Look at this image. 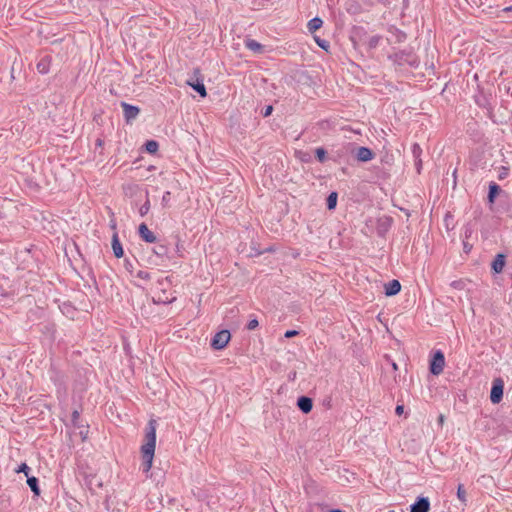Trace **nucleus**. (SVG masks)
Segmentation results:
<instances>
[{
	"instance_id": "f257e3e1",
	"label": "nucleus",
	"mask_w": 512,
	"mask_h": 512,
	"mask_svg": "<svg viewBox=\"0 0 512 512\" xmlns=\"http://www.w3.org/2000/svg\"><path fill=\"white\" fill-rule=\"evenodd\" d=\"M145 444L141 447L142 453V471L146 475L149 473L152 467L155 446H156V420L151 419L148 422L146 433H145Z\"/></svg>"
},
{
	"instance_id": "f03ea898",
	"label": "nucleus",
	"mask_w": 512,
	"mask_h": 512,
	"mask_svg": "<svg viewBox=\"0 0 512 512\" xmlns=\"http://www.w3.org/2000/svg\"><path fill=\"white\" fill-rule=\"evenodd\" d=\"M390 59L399 66L409 65L417 67L419 64L418 57L414 53L407 51L396 52L390 56Z\"/></svg>"
},
{
	"instance_id": "7ed1b4c3",
	"label": "nucleus",
	"mask_w": 512,
	"mask_h": 512,
	"mask_svg": "<svg viewBox=\"0 0 512 512\" xmlns=\"http://www.w3.org/2000/svg\"><path fill=\"white\" fill-rule=\"evenodd\" d=\"M186 83L191 86L202 98L207 96L206 87L203 83L201 72L198 68L194 69L193 77L188 79Z\"/></svg>"
},
{
	"instance_id": "20e7f679",
	"label": "nucleus",
	"mask_w": 512,
	"mask_h": 512,
	"mask_svg": "<svg viewBox=\"0 0 512 512\" xmlns=\"http://www.w3.org/2000/svg\"><path fill=\"white\" fill-rule=\"evenodd\" d=\"M445 366V356L441 350H437L431 360L429 365L430 373L438 376L443 372Z\"/></svg>"
},
{
	"instance_id": "39448f33",
	"label": "nucleus",
	"mask_w": 512,
	"mask_h": 512,
	"mask_svg": "<svg viewBox=\"0 0 512 512\" xmlns=\"http://www.w3.org/2000/svg\"><path fill=\"white\" fill-rule=\"evenodd\" d=\"M231 334L228 330H221L217 332L211 340V347L215 350H221L226 347Z\"/></svg>"
},
{
	"instance_id": "423d86ee",
	"label": "nucleus",
	"mask_w": 512,
	"mask_h": 512,
	"mask_svg": "<svg viewBox=\"0 0 512 512\" xmlns=\"http://www.w3.org/2000/svg\"><path fill=\"white\" fill-rule=\"evenodd\" d=\"M157 284H158V288L161 290L162 293L159 294L157 297L153 298L154 303L167 304V303H171L172 301L175 300V297L169 298L166 295V286L170 285V281H169L168 277L158 279Z\"/></svg>"
},
{
	"instance_id": "0eeeda50",
	"label": "nucleus",
	"mask_w": 512,
	"mask_h": 512,
	"mask_svg": "<svg viewBox=\"0 0 512 512\" xmlns=\"http://www.w3.org/2000/svg\"><path fill=\"white\" fill-rule=\"evenodd\" d=\"M503 389L504 383L502 379L497 378L493 381L491 392H490V400L493 404H498L501 402L503 398Z\"/></svg>"
},
{
	"instance_id": "6e6552de",
	"label": "nucleus",
	"mask_w": 512,
	"mask_h": 512,
	"mask_svg": "<svg viewBox=\"0 0 512 512\" xmlns=\"http://www.w3.org/2000/svg\"><path fill=\"white\" fill-rule=\"evenodd\" d=\"M430 501L427 497H418L415 503L410 506V512H429Z\"/></svg>"
},
{
	"instance_id": "1a4fd4ad",
	"label": "nucleus",
	"mask_w": 512,
	"mask_h": 512,
	"mask_svg": "<svg viewBox=\"0 0 512 512\" xmlns=\"http://www.w3.org/2000/svg\"><path fill=\"white\" fill-rule=\"evenodd\" d=\"M121 106L123 108L124 117L127 122L135 119L140 112V109L137 106L130 105L126 102H122Z\"/></svg>"
},
{
	"instance_id": "9d476101",
	"label": "nucleus",
	"mask_w": 512,
	"mask_h": 512,
	"mask_svg": "<svg viewBox=\"0 0 512 512\" xmlns=\"http://www.w3.org/2000/svg\"><path fill=\"white\" fill-rule=\"evenodd\" d=\"M139 236L141 239L147 243H155L156 236L152 231L149 230L148 226L145 223H141L138 228Z\"/></svg>"
},
{
	"instance_id": "9b49d317",
	"label": "nucleus",
	"mask_w": 512,
	"mask_h": 512,
	"mask_svg": "<svg viewBox=\"0 0 512 512\" xmlns=\"http://www.w3.org/2000/svg\"><path fill=\"white\" fill-rule=\"evenodd\" d=\"M374 152L367 147H358L355 154L358 161L368 162L374 158Z\"/></svg>"
},
{
	"instance_id": "f8f14e48",
	"label": "nucleus",
	"mask_w": 512,
	"mask_h": 512,
	"mask_svg": "<svg viewBox=\"0 0 512 512\" xmlns=\"http://www.w3.org/2000/svg\"><path fill=\"white\" fill-rule=\"evenodd\" d=\"M506 263V256L504 254H497L492 261L491 268L495 274H499L503 271Z\"/></svg>"
},
{
	"instance_id": "ddd939ff",
	"label": "nucleus",
	"mask_w": 512,
	"mask_h": 512,
	"mask_svg": "<svg viewBox=\"0 0 512 512\" xmlns=\"http://www.w3.org/2000/svg\"><path fill=\"white\" fill-rule=\"evenodd\" d=\"M297 406L303 413L307 414L313 408V401L310 397L301 396L297 400Z\"/></svg>"
},
{
	"instance_id": "4468645a",
	"label": "nucleus",
	"mask_w": 512,
	"mask_h": 512,
	"mask_svg": "<svg viewBox=\"0 0 512 512\" xmlns=\"http://www.w3.org/2000/svg\"><path fill=\"white\" fill-rule=\"evenodd\" d=\"M401 290V284L398 280L394 279L385 284V295L394 296Z\"/></svg>"
},
{
	"instance_id": "2eb2a0df",
	"label": "nucleus",
	"mask_w": 512,
	"mask_h": 512,
	"mask_svg": "<svg viewBox=\"0 0 512 512\" xmlns=\"http://www.w3.org/2000/svg\"><path fill=\"white\" fill-rule=\"evenodd\" d=\"M112 249H113V253L116 258L123 257L124 251H123V248H122V245L120 243L117 233H114L112 236Z\"/></svg>"
},
{
	"instance_id": "dca6fc26",
	"label": "nucleus",
	"mask_w": 512,
	"mask_h": 512,
	"mask_svg": "<svg viewBox=\"0 0 512 512\" xmlns=\"http://www.w3.org/2000/svg\"><path fill=\"white\" fill-rule=\"evenodd\" d=\"M500 192H501L500 186L498 184H496L495 182H491L489 184V192H488V196H487L488 202L490 204H493L495 202L496 197L499 195Z\"/></svg>"
},
{
	"instance_id": "f3484780",
	"label": "nucleus",
	"mask_w": 512,
	"mask_h": 512,
	"mask_svg": "<svg viewBox=\"0 0 512 512\" xmlns=\"http://www.w3.org/2000/svg\"><path fill=\"white\" fill-rule=\"evenodd\" d=\"M322 25H323L322 19L319 17H314L311 20H309V22L307 24V28L310 33H314L315 31L320 29L322 27Z\"/></svg>"
},
{
	"instance_id": "a211bd4d",
	"label": "nucleus",
	"mask_w": 512,
	"mask_h": 512,
	"mask_svg": "<svg viewBox=\"0 0 512 512\" xmlns=\"http://www.w3.org/2000/svg\"><path fill=\"white\" fill-rule=\"evenodd\" d=\"M245 46L249 50L256 52V53H261L263 51V45H261L259 42H257L254 39L245 40Z\"/></svg>"
},
{
	"instance_id": "6ab92c4d",
	"label": "nucleus",
	"mask_w": 512,
	"mask_h": 512,
	"mask_svg": "<svg viewBox=\"0 0 512 512\" xmlns=\"http://www.w3.org/2000/svg\"><path fill=\"white\" fill-rule=\"evenodd\" d=\"M152 251L158 258L163 259L164 257H167L168 247L164 244H157L153 247Z\"/></svg>"
},
{
	"instance_id": "aec40b11",
	"label": "nucleus",
	"mask_w": 512,
	"mask_h": 512,
	"mask_svg": "<svg viewBox=\"0 0 512 512\" xmlns=\"http://www.w3.org/2000/svg\"><path fill=\"white\" fill-rule=\"evenodd\" d=\"M27 484L30 487L31 491L38 496L40 494V488L38 485V479L34 476L27 477Z\"/></svg>"
},
{
	"instance_id": "412c9836",
	"label": "nucleus",
	"mask_w": 512,
	"mask_h": 512,
	"mask_svg": "<svg viewBox=\"0 0 512 512\" xmlns=\"http://www.w3.org/2000/svg\"><path fill=\"white\" fill-rule=\"evenodd\" d=\"M49 64H50V60L48 57H44L42 58L38 64H37V70L41 73V74H46L48 73L49 71Z\"/></svg>"
},
{
	"instance_id": "4be33fe9",
	"label": "nucleus",
	"mask_w": 512,
	"mask_h": 512,
	"mask_svg": "<svg viewBox=\"0 0 512 512\" xmlns=\"http://www.w3.org/2000/svg\"><path fill=\"white\" fill-rule=\"evenodd\" d=\"M337 198H338V195L336 192H331L328 195L327 200H326V205L329 210L335 209V207L337 205Z\"/></svg>"
},
{
	"instance_id": "5701e85b",
	"label": "nucleus",
	"mask_w": 512,
	"mask_h": 512,
	"mask_svg": "<svg viewBox=\"0 0 512 512\" xmlns=\"http://www.w3.org/2000/svg\"><path fill=\"white\" fill-rule=\"evenodd\" d=\"M159 148V144L157 141L155 140H148L146 143H145V149L147 152L151 153V154H154L157 152Z\"/></svg>"
},
{
	"instance_id": "b1692460",
	"label": "nucleus",
	"mask_w": 512,
	"mask_h": 512,
	"mask_svg": "<svg viewBox=\"0 0 512 512\" xmlns=\"http://www.w3.org/2000/svg\"><path fill=\"white\" fill-rule=\"evenodd\" d=\"M466 490L464 488L463 484H459L457 487V497L461 501L463 505H466L467 499H466Z\"/></svg>"
},
{
	"instance_id": "393cba45",
	"label": "nucleus",
	"mask_w": 512,
	"mask_h": 512,
	"mask_svg": "<svg viewBox=\"0 0 512 512\" xmlns=\"http://www.w3.org/2000/svg\"><path fill=\"white\" fill-rule=\"evenodd\" d=\"M314 40H315V42L317 43V45H318L319 47H321V48H322L323 50H325V51H328V49H329V47H330V43H329V41H327V40H325V39H322V38H320V37H318V36H315V37H314Z\"/></svg>"
},
{
	"instance_id": "a878e982",
	"label": "nucleus",
	"mask_w": 512,
	"mask_h": 512,
	"mask_svg": "<svg viewBox=\"0 0 512 512\" xmlns=\"http://www.w3.org/2000/svg\"><path fill=\"white\" fill-rule=\"evenodd\" d=\"M326 150L322 147H319L315 150L316 158L319 162L323 163L326 160Z\"/></svg>"
},
{
	"instance_id": "bb28decb",
	"label": "nucleus",
	"mask_w": 512,
	"mask_h": 512,
	"mask_svg": "<svg viewBox=\"0 0 512 512\" xmlns=\"http://www.w3.org/2000/svg\"><path fill=\"white\" fill-rule=\"evenodd\" d=\"M150 210V200L147 198L146 201L143 203V205L139 209L140 215L143 217L145 216Z\"/></svg>"
},
{
	"instance_id": "cd10ccee",
	"label": "nucleus",
	"mask_w": 512,
	"mask_h": 512,
	"mask_svg": "<svg viewBox=\"0 0 512 512\" xmlns=\"http://www.w3.org/2000/svg\"><path fill=\"white\" fill-rule=\"evenodd\" d=\"M421 153H422V149L419 146V144H417V143L413 144V146H412V154H413L414 159L420 158Z\"/></svg>"
},
{
	"instance_id": "c85d7f7f",
	"label": "nucleus",
	"mask_w": 512,
	"mask_h": 512,
	"mask_svg": "<svg viewBox=\"0 0 512 512\" xmlns=\"http://www.w3.org/2000/svg\"><path fill=\"white\" fill-rule=\"evenodd\" d=\"M15 471L17 473H24L26 477H29L30 467L26 463H22Z\"/></svg>"
},
{
	"instance_id": "c756f323",
	"label": "nucleus",
	"mask_w": 512,
	"mask_h": 512,
	"mask_svg": "<svg viewBox=\"0 0 512 512\" xmlns=\"http://www.w3.org/2000/svg\"><path fill=\"white\" fill-rule=\"evenodd\" d=\"M136 276L143 280H149L151 278L150 273L144 270L138 271Z\"/></svg>"
},
{
	"instance_id": "7c9ffc66",
	"label": "nucleus",
	"mask_w": 512,
	"mask_h": 512,
	"mask_svg": "<svg viewBox=\"0 0 512 512\" xmlns=\"http://www.w3.org/2000/svg\"><path fill=\"white\" fill-rule=\"evenodd\" d=\"M508 171H509V169H508L507 167L502 166V167L500 168V172H499V176H498V178H499L500 180H502V179L506 178V177H507V175H508Z\"/></svg>"
},
{
	"instance_id": "2f4dec72",
	"label": "nucleus",
	"mask_w": 512,
	"mask_h": 512,
	"mask_svg": "<svg viewBox=\"0 0 512 512\" xmlns=\"http://www.w3.org/2000/svg\"><path fill=\"white\" fill-rule=\"evenodd\" d=\"M169 201H170V192L166 191L164 193V195L162 196V205L164 207L168 206L169 205Z\"/></svg>"
},
{
	"instance_id": "473e14b6",
	"label": "nucleus",
	"mask_w": 512,
	"mask_h": 512,
	"mask_svg": "<svg viewBox=\"0 0 512 512\" xmlns=\"http://www.w3.org/2000/svg\"><path fill=\"white\" fill-rule=\"evenodd\" d=\"M258 325H259L258 320L257 319H252V320H250L248 322L247 329L248 330H254Z\"/></svg>"
},
{
	"instance_id": "72a5a7b5",
	"label": "nucleus",
	"mask_w": 512,
	"mask_h": 512,
	"mask_svg": "<svg viewBox=\"0 0 512 512\" xmlns=\"http://www.w3.org/2000/svg\"><path fill=\"white\" fill-rule=\"evenodd\" d=\"M272 111H273V106H271V105L266 106L265 109L262 111L263 117L270 116L272 114Z\"/></svg>"
},
{
	"instance_id": "f704fd0d",
	"label": "nucleus",
	"mask_w": 512,
	"mask_h": 512,
	"mask_svg": "<svg viewBox=\"0 0 512 512\" xmlns=\"http://www.w3.org/2000/svg\"><path fill=\"white\" fill-rule=\"evenodd\" d=\"M503 14H509L508 18L511 19L512 21V5L511 6H508V7H505L502 9L501 11Z\"/></svg>"
},
{
	"instance_id": "c9c22d12",
	"label": "nucleus",
	"mask_w": 512,
	"mask_h": 512,
	"mask_svg": "<svg viewBox=\"0 0 512 512\" xmlns=\"http://www.w3.org/2000/svg\"><path fill=\"white\" fill-rule=\"evenodd\" d=\"M298 333L299 332L297 330H288V331L285 332L284 336L286 338H292V337L298 335Z\"/></svg>"
},
{
	"instance_id": "e433bc0d",
	"label": "nucleus",
	"mask_w": 512,
	"mask_h": 512,
	"mask_svg": "<svg viewBox=\"0 0 512 512\" xmlns=\"http://www.w3.org/2000/svg\"><path fill=\"white\" fill-rule=\"evenodd\" d=\"M414 160H415V167H416L417 173H420L421 168H422V160H421V158L414 159Z\"/></svg>"
},
{
	"instance_id": "4c0bfd02",
	"label": "nucleus",
	"mask_w": 512,
	"mask_h": 512,
	"mask_svg": "<svg viewBox=\"0 0 512 512\" xmlns=\"http://www.w3.org/2000/svg\"><path fill=\"white\" fill-rule=\"evenodd\" d=\"M404 411V406L403 405H397L396 408H395V413L400 416L402 415Z\"/></svg>"
},
{
	"instance_id": "58836bf2",
	"label": "nucleus",
	"mask_w": 512,
	"mask_h": 512,
	"mask_svg": "<svg viewBox=\"0 0 512 512\" xmlns=\"http://www.w3.org/2000/svg\"><path fill=\"white\" fill-rule=\"evenodd\" d=\"M78 417H79V413H78V411H74V412L72 413V421H73V422H75V421H76V419H78Z\"/></svg>"
},
{
	"instance_id": "ea45409f",
	"label": "nucleus",
	"mask_w": 512,
	"mask_h": 512,
	"mask_svg": "<svg viewBox=\"0 0 512 512\" xmlns=\"http://www.w3.org/2000/svg\"><path fill=\"white\" fill-rule=\"evenodd\" d=\"M444 419H445L444 415H442V414H441V415L438 417V422H439L440 424H443Z\"/></svg>"
},
{
	"instance_id": "a19ab883",
	"label": "nucleus",
	"mask_w": 512,
	"mask_h": 512,
	"mask_svg": "<svg viewBox=\"0 0 512 512\" xmlns=\"http://www.w3.org/2000/svg\"><path fill=\"white\" fill-rule=\"evenodd\" d=\"M96 145L101 147L103 145V140L102 139H97Z\"/></svg>"
},
{
	"instance_id": "79ce46f5",
	"label": "nucleus",
	"mask_w": 512,
	"mask_h": 512,
	"mask_svg": "<svg viewBox=\"0 0 512 512\" xmlns=\"http://www.w3.org/2000/svg\"><path fill=\"white\" fill-rule=\"evenodd\" d=\"M329 512H344V511H342L341 509H332Z\"/></svg>"
},
{
	"instance_id": "37998d69",
	"label": "nucleus",
	"mask_w": 512,
	"mask_h": 512,
	"mask_svg": "<svg viewBox=\"0 0 512 512\" xmlns=\"http://www.w3.org/2000/svg\"><path fill=\"white\" fill-rule=\"evenodd\" d=\"M375 43H376V41H375V40H371L370 45H371V46H374V45H375Z\"/></svg>"
}]
</instances>
